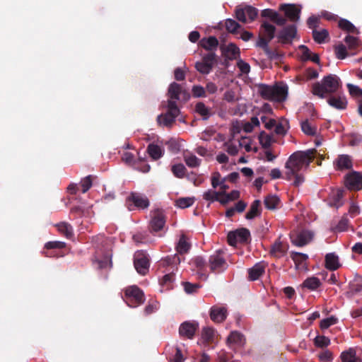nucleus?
<instances>
[{"label":"nucleus","instance_id":"nucleus-47","mask_svg":"<svg viewBox=\"0 0 362 362\" xmlns=\"http://www.w3.org/2000/svg\"><path fill=\"white\" fill-rule=\"evenodd\" d=\"M222 194H225L224 192H216L211 189H209L205 192L203 194L204 199L210 202H215L216 200H219V197H221Z\"/></svg>","mask_w":362,"mask_h":362},{"label":"nucleus","instance_id":"nucleus-17","mask_svg":"<svg viewBox=\"0 0 362 362\" xmlns=\"http://www.w3.org/2000/svg\"><path fill=\"white\" fill-rule=\"evenodd\" d=\"M279 10L292 22H297L300 18V8L295 4H281Z\"/></svg>","mask_w":362,"mask_h":362},{"label":"nucleus","instance_id":"nucleus-1","mask_svg":"<svg viewBox=\"0 0 362 362\" xmlns=\"http://www.w3.org/2000/svg\"><path fill=\"white\" fill-rule=\"evenodd\" d=\"M316 153L315 148L305 151H298L292 153L285 163L286 171L284 178L289 181L294 179L293 185L295 187L302 185L305 181L303 173L313 161Z\"/></svg>","mask_w":362,"mask_h":362},{"label":"nucleus","instance_id":"nucleus-52","mask_svg":"<svg viewBox=\"0 0 362 362\" xmlns=\"http://www.w3.org/2000/svg\"><path fill=\"white\" fill-rule=\"evenodd\" d=\"M301 129L304 134L309 136H314L317 131V129L313 127L308 119L301 122Z\"/></svg>","mask_w":362,"mask_h":362},{"label":"nucleus","instance_id":"nucleus-2","mask_svg":"<svg viewBox=\"0 0 362 362\" xmlns=\"http://www.w3.org/2000/svg\"><path fill=\"white\" fill-rule=\"evenodd\" d=\"M341 87L340 78L334 74L325 76L322 83H315L313 86L312 93L320 98H325L327 95L335 93Z\"/></svg>","mask_w":362,"mask_h":362},{"label":"nucleus","instance_id":"nucleus-44","mask_svg":"<svg viewBox=\"0 0 362 362\" xmlns=\"http://www.w3.org/2000/svg\"><path fill=\"white\" fill-rule=\"evenodd\" d=\"M180 263V258L177 254L168 255L161 260V264L166 266H177Z\"/></svg>","mask_w":362,"mask_h":362},{"label":"nucleus","instance_id":"nucleus-13","mask_svg":"<svg viewBox=\"0 0 362 362\" xmlns=\"http://www.w3.org/2000/svg\"><path fill=\"white\" fill-rule=\"evenodd\" d=\"M276 27L267 21H262L260 26V34L257 42H260L261 40H264L267 42H269L274 37L276 33Z\"/></svg>","mask_w":362,"mask_h":362},{"label":"nucleus","instance_id":"nucleus-14","mask_svg":"<svg viewBox=\"0 0 362 362\" xmlns=\"http://www.w3.org/2000/svg\"><path fill=\"white\" fill-rule=\"evenodd\" d=\"M198 329L199 324L197 322L185 321L180 325L179 334L181 337L192 339Z\"/></svg>","mask_w":362,"mask_h":362},{"label":"nucleus","instance_id":"nucleus-31","mask_svg":"<svg viewBox=\"0 0 362 362\" xmlns=\"http://www.w3.org/2000/svg\"><path fill=\"white\" fill-rule=\"evenodd\" d=\"M147 152L151 158L157 160L160 158L163 155V150L162 148L155 144H150L147 147Z\"/></svg>","mask_w":362,"mask_h":362},{"label":"nucleus","instance_id":"nucleus-48","mask_svg":"<svg viewBox=\"0 0 362 362\" xmlns=\"http://www.w3.org/2000/svg\"><path fill=\"white\" fill-rule=\"evenodd\" d=\"M194 202V197H181L175 201V206L180 209H185L191 206Z\"/></svg>","mask_w":362,"mask_h":362},{"label":"nucleus","instance_id":"nucleus-33","mask_svg":"<svg viewBox=\"0 0 362 362\" xmlns=\"http://www.w3.org/2000/svg\"><path fill=\"white\" fill-rule=\"evenodd\" d=\"M182 92V88L181 85L176 82H173L170 84L168 90V95L170 99L179 100L180 95Z\"/></svg>","mask_w":362,"mask_h":362},{"label":"nucleus","instance_id":"nucleus-11","mask_svg":"<svg viewBox=\"0 0 362 362\" xmlns=\"http://www.w3.org/2000/svg\"><path fill=\"white\" fill-rule=\"evenodd\" d=\"M165 216L163 210L157 209L153 212L149 224L151 233L160 231L165 224Z\"/></svg>","mask_w":362,"mask_h":362},{"label":"nucleus","instance_id":"nucleus-51","mask_svg":"<svg viewBox=\"0 0 362 362\" xmlns=\"http://www.w3.org/2000/svg\"><path fill=\"white\" fill-rule=\"evenodd\" d=\"M259 141L264 148H268L272 144V137L265 132H262L259 135Z\"/></svg>","mask_w":362,"mask_h":362},{"label":"nucleus","instance_id":"nucleus-32","mask_svg":"<svg viewBox=\"0 0 362 362\" xmlns=\"http://www.w3.org/2000/svg\"><path fill=\"white\" fill-rule=\"evenodd\" d=\"M256 46L262 48L270 59H277L280 57L276 51H273L269 47V44L264 40H261L260 42H257Z\"/></svg>","mask_w":362,"mask_h":362},{"label":"nucleus","instance_id":"nucleus-21","mask_svg":"<svg viewBox=\"0 0 362 362\" xmlns=\"http://www.w3.org/2000/svg\"><path fill=\"white\" fill-rule=\"evenodd\" d=\"M335 168L339 170H349L352 168V160L349 155H339L334 161Z\"/></svg>","mask_w":362,"mask_h":362},{"label":"nucleus","instance_id":"nucleus-22","mask_svg":"<svg viewBox=\"0 0 362 362\" xmlns=\"http://www.w3.org/2000/svg\"><path fill=\"white\" fill-rule=\"evenodd\" d=\"M222 54L229 60H233L240 57V49L233 43H230L226 47L221 46Z\"/></svg>","mask_w":362,"mask_h":362},{"label":"nucleus","instance_id":"nucleus-12","mask_svg":"<svg viewBox=\"0 0 362 362\" xmlns=\"http://www.w3.org/2000/svg\"><path fill=\"white\" fill-rule=\"evenodd\" d=\"M209 264L210 270L215 273L223 271L227 266L226 262L220 251L209 257Z\"/></svg>","mask_w":362,"mask_h":362},{"label":"nucleus","instance_id":"nucleus-61","mask_svg":"<svg viewBox=\"0 0 362 362\" xmlns=\"http://www.w3.org/2000/svg\"><path fill=\"white\" fill-rule=\"evenodd\" d=\"M335 54L337 59H344L347 56V51L345 45L343 44L338 45L335 47Z\"/></svg>","mask_w":362,"mask_h":362},{"label":"nucleus","instance_id":"nucleus-25","mask_svg":"<svg viewBox=\"0 0 362 362\" xmlns=\"http://www.w3.org/2000/svg\"><path fill=\"white\" fill-rule=\"evenodd\" d=\"M265 264L264 262H259L255 264L252 268L248 269L249 279L255 281L258 279L264 273Z\"/></svg>","mask_w":362,"mask_h":362},{"label":"nucleus","instance_id":"nucleus-40","mask_svg":"<svg viewBox=\"0 0 362 362\" xmlns=\"http://www.w3.org/2000/svg\"><path fill=\"white\" fill-rule=\"evenodd\" d=\"M349 226V220L347 218V215L344 214L341 219L339 221L338 223L332 226V230L333 232H343L347 230Z\"/></svg>","mask_w":362,"mask_h":362},{"label":"nucleus","instance_id":"nucleus-46","mask_svg":"<svg viewBox=\"0 0 362 362\" xmlns=\"http://www.w3.org/2000/svg\"><path fill=\"white\" fill-rule=\"evenodd\" d=\"M175 279V274L173 272L167 274L163 276L160 281V285L165 287V289L170 290L173 288V283Z\"/></svg>","mask_w":362,"mask_h":362},{"label":"nucleus","instance_id":"nucleus-30","mask_svg":"<svg viewBox=\"0 0 362 362\" xmlns=\"http://www.w3.org/2000/svg\"><path fill=\"white\" fill-rule=\"evenodd\" d=\"M199 43L204 49L210 52H213L214 49H216L218 45V41L214 36H210L208 38H203Z\"/></svg>","mask_w":362,"mask_h":362},{"label":"nucleus","instance_id":"nucleus-64","mask_svg":"<svg viewBox=\"0 0 362 362\" xmlns=\"http://www.w3.org/2000/svg\"><path fill=\"white\" fill-rule=\"evenodd\" d=\"M319 360L321 362H329L333 359L332 353L329 350H325L318 355Z\"/></svg>","mask_w":362,"mask_h":362},{"label":"nucleus","instance_id":"nucleus-41","mask_svg":"<svg viewBox=\"0 0 362 362\" xmlns=\"http://www.w3.org/2000/svg\"><path fill=\"white\" fill-rule=\"evenodd\" d=\"M175 122V119L167 112L165 114H161L157 117V122L160 125H163L165 127H170Z\"/></svg>","mask_w":362,"mask_h":362},{"label":"nucleus","instance_id":"nucleus-3","mask_svg":"<svg viewBox=\"0 0 362 362\" xmlns=\"http://www.w3.org/2000/svg\"><path fill=\"white\" fill-rule=\"evenodd\" d=\"M258 93L264 100L283 102L288 95V86L286 85L270 86L262 83L258 86Z\"/></svg>","mask_w":362,"mask_h":362},{"label":"nucleus","instance_id":"nucleus-53","mask_svg":"<svg viewBox=\"0 0 362 362\" xmlns=\"http://www.w3.org/2000/svg\"><path fill=\"white\" fill-rule=\"evenodd\" d=\"M171 170L176 177L182 178L185 176L187 169L183 164L179 163L173 165Z\"/></svg>","mask_w":362,"mask_h":362},{"label":"nucleus","instance_id":"nucleus-58","mask_svg":"<svg viewBox=\"0 0 362 362\" xmlns=\"http://www.w3.org/2000/svg\"><path fill=\"white\" fill-rule=\"evenodd\" d=\"M202 62L210 65L211 68L213 69L214 65L216 62V55L214 52H209L202 57Z\"/></svg>","mask_w":362,"mask_h":362},{"label":"nucleus","instance_id":"nucleus-60","mask_svg":"<svg viewBox=\"0 0 362 362\" xmlns=\"http://www.w3.org/2000/svg\"><path fill=\"white\" fill-rule=\"evenodd\" d=\"M338 320L334 316H331L329 317L323 319L320 322V328L322 329H325L329 328L331 325H335L337 322Z\"/></svg>","mask_w":362,"mask_h":362},{"label":"nucleus","instance_id":"nucleus-10","mask_svg":"<svg viewBox=\"0 0 362 362\" xmlns=\"http://www.w3.org/2000/svg\"><path fill=\"white\" fill-rule=\"evenodd\" d=\"M345 186L351 191L362 189V174L357 171H352L347 174L344 180Z\"/></svg>","mask_w":362,"mask_h":362},{"label":"nucleus","instance_id":"nucleus-20","mask_svg":"<svg viewBox=\"0 0 362 362\" xmlns=\"http://www.w3.org/2000/svg\"><path fill=\"white\" fill-rule=\"evenodd\" d=\"M227 317V310L223 307L213 306L210 310V317L216 323L223 322Z\"/></svg>","mask_w":362,"mask_h":362},{"label":"nucleus","instance_id":"nucleus-5","mask_svg":"<svg viewBox=\"0 0 362 362\" xmlns=\"http://www.w3.org/2000/svg\"><path fill=\"white\" fill-rule=\"evenodd\" d=\"M134 265L136 272L141 275H146L150 267L148 254L143 250H138L134 255Z\"/></svg>","mask_w":362,"mask_h":362},{"label":"nucleus","instance_id":"nucleus-45","mask_svg":"<svg viewBox=\"0 0 362 362\" xmlns=\"http://www.w3.org/2000/svg\"><path fill=\"white\" fill-rule=\"evenodd\" d=\"M339 27L348 33H355L357 32L356 28L349 21L341 18L338 22Z\"/></svg>","mask_w":362,"mask_h":362},{"label":"nucleus","instance_id":"nucleus-38","mask_svg":"<svg viewBox=\"0 0 362 362\" xmlns=\"http://www.w3.org/2000/svg\"><path fill=\"white\" fill-rule=\"evenodd\" d=\"M183 158L186 165L189 168H197L201 165L202 160L191 153H185Z\"/></svg>","mask_w":362,"mask_h":362},{"label":"nucleus","instance_id":"nucleus-19","mask_svg":"<svg viewBox=\"0 0 362 362\" xmlns=\"http://www.w3.org/2000/svg\"><path fill=\"white\" fill-rule=\"evenodd\" d=\"M280 239L281 237L274 243L269 250L270 255L276 258H281L284 257L288 249V244L283 243Z\"/></svg>","mask_w":362,"mask_h":362},{"label":"nucleus","instance_id":"nucleus-42","mask_svg":"<svg viewBox=\"0 0 362 362\" xmlns=\"http://www.w3.org/2000/svg\"><path fill=\"white\" fill-rule=\"evenodd\" d=\"M346 87L351 96L355 98H360L358 100L359 106L360 102L362 100V88L351 83H347Z\"/></svg>","mask_w":362,"mask_h":362},{"label":"nucleus","instance_id":"nucleus-9","mask_svg":"<svg viewBox=\"0 0 362 362\" xmlns=\"http://www.w3.org/2000/svg\"><path fill=\"white\" fill-rule=\"evenodd\" d=\"M127 206L129 211H132L135 208L146 209L149 206V200L144 195L132 192L127 198Z\"/></svg>","mask_w":362,"mask_h":362},{"label":"nucleus","instance_id":"nucleus-26","mask_svg":"<svg viewBox=\"0 0 362 362\" xmlns=\"http://www.w3.org/2000/svg\"><path fill=\"white\" fill-rule=\"evenodd\" d=\"M261 213V202L256 199L251 204L249 211L245 214V218L247 220H252L256 217L260 216Z\"/></svg>","mask_w":362,"mask_h":362},{"label":"nucleus","instance_id":"nucleus-29","mask_svg":"<svg viewBox=\"0 0 362 362\" xmlns=\"http://www.w3.org/2000/svg\"><path fill=\"white\" fill-rule=\"evenodd\" d=\"M344 197V190L338 189L330 196L329 205L332 207L339 209L343 205L342 199Z\"/></svg>","mask_w":362,"mask_h":362},{"label":"nucleus","instance_id":"nucleus-54","mask_svg":"<svg viewBox=\"0 0 362 362\" xmlns=\"http://www.w3.org/2000/svg\"><path fill=\"white\" fill-rule=\"evenodd\" d=\"M226 29L231 33H235L240 28V25L235 20L228 18L225 21Z\"/></svg>","mask_w":362,"mask_h":362},{"label":"nucleus","instance_id":"nucleus-34","mask_svg":"<svg viewBox=\"0 0 362 362\" xmlns=\"http://www.w3.org/2000/svg\"><path fill=\"white\" fill-rule=\"evenodd\" d=\"M191 247L190 244L187 241V238L185 235L182 234L178 243L176 245V250L180 255L187 253Z\"/></svg>","mask_w":362,"mask_h":362},{"label":"nucleus","instance_id":"nucleus-49","mask_svg":"<svg viewBox=\"0 0 362 362\" xmlns=\"http://www.w3.org/2000/svg\"><path fill=\"white\" fill-rule=\"evenodd\" d=\"M243 339V335L238 332V331H233L231 332L229 336L227 338V342L228 344H235L240 345L242 344Z\"/></svg>","mask_w":362,"mask_h":362},{"label":"nucleus","instance_id":"nucleus-37","mask_svg":"<svg viewBox=\"0 0 362 362\" xmlns=\"http://www.w3.org/2000/svg\"><path fill=\"white\" fill-rule=\"evenodd\" d=\"M55 226L57 228L59 233L67 238H71L73 236V228L69 223L61 222L56 224Z\"/></svg>","mask_w":362,"mask_h":362},{"label":"nucleus","instance_id":"nucleus-43","mask_svg":"<svg viewBox=\"0 0 362 362\" xmlns=\"http://www.w3.org/2000/svg\"><path fill=\"white\" fill-rule=\"evenodd\" d=\"M279 202L280 199L276 195H268L264 200L265 207L270 210L276 209Z\"/></svg>","mask_w":362,"mask_h":362},{"label":"nucleus","instance_id":"nucleus-39","mask_svg":"<svg viewBox=\"0 0 362 362\" xmlns=\"http://www.w3.org/2000/svg\"><path fill=\"white\" fill-rule=\"evenodd\" d=\"M303 287L307 288L309 290L314 291L321 286V282L317 277L311 276L307 278L302 284Z\"/></svg>","mask_w":362,"mask_h":362},{"label":"nucleus","instance_id":"nucleus-8","mask_svg":"<svg viewBox=\"0 0 362 362\" xmlns=\"http://www.w3.org/2000/svg\"><path fill=\"white\" fill-rule=\"evenodd\" d=\"M257 15L258 10L252 6H245L243 8L238 6L235 8L236 18L244 23L255 21Z\"/></svg>","mask_w":362,"mask_h":362},{"label":"nucleus","instance_id":"nucleus-35","mask_svg":"<svg viewBox=\"0 0 362 362\" xmlns=\"http://www.w3.org/2000/svg\"><path fill=\"white\" fill-rule=\"evenodd\" d=\"M340 358L341 362H361V359L356 356V351L354 349L343 351Z\"/></svg>","mask_w":362,"mask_h":362},{"label":"nucleus","instance_id":"nucleus-28","mask_svg":"<svg viewBox=\"0 0 362 362\" xmlns=\"http://www.w3.org/2000/svg\"><path fill=\"white\" fill-rule=\"evenodd\" d=\"M291 258L294 262L296 268L299 269L305 267L308 256L304 253L293 251L291 252Z\"/></svg>","mask_w":362,"mask_h":362},{"label":"nucleus","instance_id":"nucleus-18","mask_svg":"<svg viewBox=\"0 0 362 362\" xmlns=\"http://www.w3.org/2000/svg\"><path fill=\"white\" fill-rule=\"evenodd\" d=\"M261 16L263 18H269L274 23L279 26L284 25L287 22V20L285 17H283L277 11L271 8H266L262 10L261 12Z\"/></svg>","mask_w":362,"mask_h":362},{"label":"nucleus","instance_id":"nucleus-36","mask_svg":"<svg viewBox=\"0 0 362 362\" xmlns=\"http://www.w3.org/2000/svg\"><path fill=\"white\" fill-rule=\"evenodd\" d=\"M312 34L313 40L318 44L325 43L326 40L329 39V32L326 29H322L320 30L314 29Z\"/></svg>","mask_w":362,"mask_h":362},{"label":"nucleus","instance_id":"nucleus-62","mask_svg":"<svg viewBox=\"0 0 362 362\" xmlns=\"http://www.w3.org/2000/svg\"><path fill=\"white\" fill-rule=\"evenodd\" d=\"M344 41L350 49H355L358 46V40L356 37L347 35Z\"/></svg>","mask_w":362,"mask_h":362},{"label":"nucleus","instance_id":"nucleus-6","mask_svg":"<svg viewBox=\"0 0 362 362\" xmlns=\"http://www.w3.org/2000/svg\"><path fill=\"white\" fill-rule=\"evenodd\" d=\"M314 237L313 231L300 230L293 231L290 234L291 241L297 247H303L310 243Z\"/></svg>","mask_w":362,"mask_h":362},{"label":"nucleus","instance_id":"nucleus-16","mask_svg":"<svg viewBox=\"0 0 362 362\" xmlns=\"http://www.w3.org/2000/svg\"><path fill=\"white\" fill-rule=\"evenodd\" d=\"M66 246V243L62 241H49L47 242L44 247V250L42 251V254L47 257H62L64 255L62 253H59L55 252L54 250L55 249H62Z\"/></svg>","mask_w":362,"mask_h":362},{"label":"nucleus","instance_id":"nucleus-50","mask_svg":"<svg viewBox=\"0 0 362 362\" xmlns=\"http://www.w3.org/2000/svg\"><path fill=\"white\" fill-rule=\"evenodd\" d=\"M195 111L202 115L204 119H206L210 116V110L208 108L204 103L199 102L195 106Z\"/></svg>","mask_w":362,"mask_h":362},{"label":"nucleus","instance_id":"nucleus-55","mask_svg":"<svg viewBox=\"0 0 362 362\" xmlns=\"http://www.w3.org/2000/svg\"><path fill=\"white\" fill-rule=\"evenodd\" d=\"M314 344L319 348H325L330 344V339L325 336H317L314 339Z\"/></svg>","mask_w":362,"mask_h":362},{"label":"nucleus","instance_id":"nucleus-24","mask_svg":"<svg viewBox=\"0 0 362 362\" xmlns=\"http://www.w3.org/2000/svg\"><path fill=\"white\" fill-rule=\"evenodd\" d=\"M325 267L330 271H335L341 266L339 262V257L332 252L325 255Z\"/></svg>","mask_w":362,"mask_h":362},{"label":"nucleus","instance_id":"nucleus-23","mask_svg":"<svg viewBox=\"0 0 362 362\" xmlns=\"http://www.w3.org/2000/svg\"><path fill=\"white\" fill-rule=\"evenodd\" d=\"M166 351L169 362H184L185 361V357L178 346L169 348Z\"/></svg>","mask_w":362,"mask_h":362},{"label":"nucleus","instance_id":"nucleus-63","mask_svg":"<svg viewBox=\"0 0 362 362\" xmlns=\"http://www.w3.org/2000/svg\"><path fill=\"white\" fill-rule=\"evenodd\" d=\"M184 289L187 293H194L197 292L198 288L200 287L198 284H191L189 282H183Z\"/></svg>","mask_w":362,"mask_h":362},{"label":"nucleus","instance_id":"nucleus-56","mask_svg":"<svg viewBox=\"0 0 362 362\" xmlns=\"http://www.w3.org/2000/svg\"><path fill=\"white\" fill-rule=\"evenodd\" d=\"M93 176L88 175L86 177L83 178L80 182V185L81 187V191L83 193H86L89 190L93 184Z\"/></svg>","mask_w":362,"mask_h":362},{"label":"nucleus","instance_id":"nucleus-4","mask_svg":"<svg viewBox=\"0 0 362 362\" xmlns=\"http://www.w3.org/2000/svg\"><path fill=\"white\" fill-rule=\"evenodd\" d=\"M127 305L132 308H136L144 302V293L136 286L127 287L124 291Z\"/></svg>","mask_w":362,"mask_h":362},{"label":"nucleus","instance_id":"nucleus-7","mask_svg":"<svg viewBox=\"0 0 362 362\" xmlns=\"http://www.w3.org/2000/svg\"><path fill=\"white\" fill-rule=\"evenodd\" d=\"M250 232L247 228H241L228 234V243L231 246H235L238 242L247 243L250 240Z\"/></svg>","mask_w":362,"mask_h":362},{"label":"nucleus","instance_id":"nucleus-15","mask_svg":"<svg viewBox=\"0 0 362 362\" xmlns=\"http://www.w3.org/2000/svg\"><path fill=\"white\" fill-rule=\"evenodd\" d=\"M296 33V26L295 25H289L284 27L279 32L277 37L281 43L289 44L291 43L293 39L295 38Z\"/></svg>","mask_w":362,"mask_h":362},{"label":"nucleus","instance_id":"nucleus-59","mask_svg":"<svg viewBox=\"0 0 362 362\" xmlns=\"http://www.w3.org/2000/svg\"><path fill=\"white\" fill-rule=\"evenodd\" d=\"M194 66L196 69L202 74H208L212 70V68H211L210 65L206 64L202 61L196 62Z\"/></svg>","mask_w":362,"mask_h":362},{"label":"nucleus","instance_id":"nucleus-57","mask_svg":"<svg viewBox=\"0 0 362 362\" xmlns=\"http://www.w3.org/2000/svg\"><path fill=\"white\" fill-rule=\"evenodd\" d=\"M202 336L206 341H213L215 336V330L211 327H204L202 329Z\"/></svg>","mask_w":362,"mask_h":362},{"label":"nucleus","instance_id":"nucleus-27","mask_svg":"<svg viewBox=\"0 0 362 362\" xmlns=\"http://www.w3.org/2000/svg\"><path fill=\"white\" fill-rule=\"evenodd\" d=\"M328 104L337 110H345L347 100L344 96H331L327 100Z\"/></svg>","mask_w":362,"mask_h":362}]
</instances>
